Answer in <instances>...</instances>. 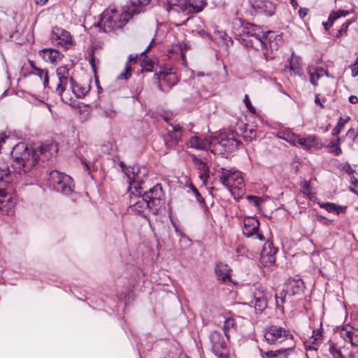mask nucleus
I'll list each match as a JSON object with an SVG mask.
<instances>
[{
    "label": "nucleus",
    "instance_id": "nucleus-28",
    "mask_svg": "<svg viewBox=\"0 0 358 358\" xmlns=\"http://www.w3.org/2000/svg\"><path fill=\"white\" fill-rule=\"evenodd\" d=\"M275 297L277 308L281 313H283V304L286 302H292L291 298L288 299V293H287L285 288L279 294L276 293Z\"/></svg>",
    "mask_w": 358,
    "mask_h": 358
},
{
    "label": "nucleus",
    "instance_id": "nucleus-23",
    "mask_svg": "<svg viewBox=\"0 0 358 358\" xmlns=\"http://www.w3.org/2000/svg\"><path fill=\"white\" fill-rule=\"evenodd\" d=\"M150 0H129V6L127 12L133 16L144 11Z\"/></svg>",
    "mask_w": 358,
    "mask_h": 358
},
{
    "label": "nucleus",
    "instance_id": "nucleus-58",
    "mask_svg": "<svg viewBox=\"0 0 358 358\" xmlns=\"http://www.w3.org/2000/svg\"><path fill=\"white\" fill-rule=\"evenodd\" d=\"M337 145L341 146V144L344 141V137H338L336 140H333Z\"/></svg>",
    "mask_w": 358,
    "mask_h": 358
},
{
    "label": "nucleus",
    "instance_id": "nucleus-56",
    "mask_svg": "<svg viewBox=\"0 0 358 358\" xmlns=\"http://www.w3.org/2000/svg\"><path fill=\"white\" fill-rule=\"evenodd\" d=\"M137 59H138L137 55L135 56L130 55L128 57V62L127 63L129 64V62H136L137 60Z\"/></svg>",
    "mask_w": 358,
    "mask_h": 358
},
{
    "label": "nucleus",
    "instance_id": "nucleus-34",
    "mask_svg": "<svg viewBox=\"0 0 358 358\" xmlns=\"http://www.w3.org/2000/svg\"><path fill=\"white\" fill-rule=\"evenodd\" d=\"M320 206L329 213L336 212L337 215H338L341 211L345 209V208L330 202L320 203Z\"/></svg>",
    "mask_w": 358,
    "mask_h": 358
},
{
    "label": "nucleus",
    "instance_id": "nucleus-20",
    "mask_svg": "<svg viewBox=\"0 0 358 358\" xmlns=\"http://www.w3.org/2000/svg\"><path fill=\"white\" fill-rule=\"evenodd\" d=\"M192 162L197 166L199 174V179L206 184L208 178L209 177V168L206 164V162L203 159L197 157L196 155L192 156Z\"/></svg>",
    "mask_w": 358,
    "mask_h": 358
},
{
    "label": "nucleus",
    "instance_id": "nucleus-35",
    "mask_svg": "<svg viewBox=\"0 0 358 358\" xmlns=\"http://www.w3.org/2000/svg\"><path fill=\"white\" fill-rule=\"evenodd\" d=\"M314 137L309 136L307 138H299L297 136L296 143L306 149L311 148L314 145Z\"/></svg>",
    "mask_w": 358,
    "mask_h": 358
},
{
    "label": "nucleus",
    "instance_id": "nucleus-53",
    "mask_svg": "<svg viewBox=\"0 0 358 358\" xmlns=\"http://www.w3.org/2000/svg\"><path fill=\"white\" fill-rule=\"evenodd\" d=\"M358 75V62H355L352 67V76L355 77Z\"/></svg>",
    "mask_w": 358,
    "mask_h": 358
},
{
    "label": "nucleus",
    "instance_id": "nucleus-7",
    "mask_svg": "<svg viewBox=\"0 0 358 358\" xmlns=\"http://www.w3.org/2000/svg\"><path fill=\"white\" fill-rule=\"evenodd\" d=\"M239 141L236 139L234 134L222 133L212 138L211 152L215 155H221L223 152H231L238 149Z\"/></svg>",
    "mask_w": 358,
    "mask_h": 358
},
{
    "label": "nucleus",
    "instance_id": "nucleus-11",
    "mask_svg": "<svg viewBox=\"0 0 358 358\" xmlns=\"http://www.w3.org/2000/svg\"><path fill=\"white\" fill-rule=\"evenodd\" d=\"M271 296L272 294L270 292L262 288H256L253 292V300L250 303L257 312L262 313L267 307L268 300Z\"/></svg>",
    "mask_w": 358,
    "mask_h": 358
},
{
    "label": "nucleus",
    "instance_id": "nucleus-27",
    "mask_svg": "<svg viewBox=\"0 0 358 358\" xmlns=\"http://www.w3.org/2000/svg\"><path fill=\"white\" fill-rule=\"evenodd\" d=\"M294 342L287 343L286 347L277 350H273V358H287V357L294 350Z\"/></svg>",
    "mask_w": 358,
    "mask_h": 358
},
{
    "label": "nucleus",
    "instance_id": "nucleus-52",
    "mask_svg": "<svg viewBox=\"0 0 358 358\" xmlns=\"http://www.w3.org/2000/svg\"><path fill=\"white\" fill-rule=\"evenodd\" d=\"M308 13V9L301 8L299 10V14L301 18L303 19Z\"/></svg>",
    "mask_w": 358,
    "mask_h": 358
},
{
    "label": "nucleus",
    "instance_id": "nucleus-64",
    "mask_svg": "<svg viewBox=\"0 0 358 358\" xmlns=\"http://www.w3.org/2000/svg\"><path fill=\"white\" fill-rule=\"evenodd\" d=\"M249 131H250V136L249 137L250 138H252L255 137L256 131L255 130L250 129Z\"/></svg>",
    "mask_w": 358,
    "mask_h": 358
},
{
    "label": "nucleus",
    "instance_id": "nucleus-36",
    "mask_svg": "<svg viewBox=\"0 0 358 358\" xmlns=\"http://www.w3.org/2000/svg\"><path fill=\"white\" fill-rule=\"evenodd\" d=\"M320 344L315 339L309 338L304 342V348L306 351L315 352Z\"/></svg>",
    "mask_w": 358,
    "mask_h": 358
},
{
    "label": "nucleus",
    "instance_id": "nucleus-32",
    "mask_svg": "<svg viewBox=\"0 0 358 358\" xmlns=\"http://www.w3.org/2000/svg\"><path fill=\"white\" fill-rule=\"evenodd\" d=\"M343 338L345 341H348L352 346H358V333L345 330L343 333Z\"/></svg>",
    "mask_w": 358,
    "mask_h": 358
},
{
    "label": "nucleus",
    "instance_id": "nucleus-31",
    "mask_svg": "<svg viewBox=\"0 0 358 358\" xmlns=\"http://www.w3.org/2000/svg\"><path fill=\"white\" fill-rule=\"evenodd\" d=\"M276 136L278 138L289 142L293 145H295L296 143L297 136L289 130L279 131L277 133Z\"/></svg>",
    "mask_w": 358,
    "mask_h": 358
},
{
    "label": "nucleus",
    "instance_id": "nucleus-63",
    "mask_svg": "<svg viewBox=\"0 0 358 358\" xmlns=\"http://www.w3.org/2000/svg\"><path fill=\"white\" fill-rule=\"evenodd\" d=\"M248 199L249 200H254L255 203L256 205H257V200H258V198L257 196H248Z\"/></svg>",
    "mask_w": 358,
    "mask_h": 358
},
{
    "label": "nucleus",
    "instance_id": "nucleus-62",
    "mask_svg": "<svg viewBox=\"0 0 358 358\" xmlns=\"http://www.w3.org/2000/svg\"><path fill=\"white\" fill-rule=\"evenodd\" d=\"M254 236H256V237L259 240H260V241H264V236L262 234H259L258 231H257L256 234Z\"/></svg>",
    "mask_w": 358,
    "mask_h": 358
},
{
    "label": "nucleus",
    "instance_id": "nucleus-17",
    "mask_svg": "<svg viewBox=\"0 0 358 358\" xmlns=\"http://www.w3.org/2000/svg\"><path fill=\"white\" fill-rule=\"evenodd\" d=\"M252 7L257 13L264 14L268 16L272 15L275 10V6L272 2L265 0L255 1L252 3Z\"/></svg>",
    "mask_w": 358,
    "mask_h": 358
},
{
    "label": "nucleus",
    "instance_id": "nucleus-12",
    "mask_svg": "<svg viewBox=\"0 0 358 358\" xmlns=\"http://www.w3.org/2000/svg\"><path fill=\"white\" fill-rule=\"evenodd\" d=\"M170 126L171 130H168L166 135L164 136V142L169 148L176 146L182 136V127L180 124H170Z\"/></svg>",
    "mask_w": 358,
    "mask_h": 358
},
{
    "label": "nucleus",
    "instance_id": "nucleus-54",
    "mask_svg": "<svg viewBox=\"0 0 358 358\" xmlns=\"http://www.w3.org/2000/svg\"><path fill=\"white\" fill-rule=\"evenodd\" d=\"M198 34L201 37H206L209 39H211L212 38V36L209 34L206 33L203 29L199 30Z\"/></svg>",
    "mask_w": 358,
    "mask_h": 358
},
{
    "label": "nucleus",
    "instance_id": "nucleus-5",
    "mask_svg": "<svg viewBox=\"0 0 358 358\" xmlns=\"http://www.w3.org/2000/svg\"><path fill=\"white\" fill-rule=\"evenodd\" d=\"M132 16L127 11L121 15L116 10H107L102 14L99 25L104 32L122 28Z\"/></svg>",
    "mask_w": 358,
    "mask_h": 358
},
{
    "label": "nucleus",
    "instance_id": "nucleus-6",
    "mask_svg": "<svg viewBox=\"0 0 358 358\" xmlns=\"http://www.w3.org/2000/svg\"><path fill=\"white\" fill-rule=\"evenodd\" d=\"M48 180L53 189L65 195H69L74 192L75 185L72 178L58 171L54 170L49 173Z\"/></svg>",
    "mask_w": 358,
    "mask_h": 358
},
{
    "label": "nucleus",
    "instance_id": "nucleus-55",
    "mask_svg": "<svg viewBox=\"0 0 358 358\" xmlns=\"http://www.w3.org/2000/svg\"><path fill=\"white\" fill-rule=\"evenodd\" d=\"M349 102L352 104L358 103V97L355 95H351L349 97Z\"/></svg>",
    "mask_w": 358,
    "mask_h": 358
},
{
    "label": "nucleus",
    "instance_id": "nucleus-48",
    "mask_svg": "<svg viewBox=\"0 0 358 358\" xmlns=\"http://www.w3.org/2000/svg\"><path fill=\"white\" fill-rule=\"evenodd\" d=\"M245 104L247 107V108L252 113H255V108L252 106V103L247 95L245 96L244 99Z\"/></svg>",
    "mask_w": 358,
    "mask_h": 358
},
{
    "label": "nucleus",
    "instance_id": "nucleus-4",
    "mask_svg": "<svg viewBox=\"0 0 358 358\" xmlns=\"http://www.w3.org/2000/svg\"><path fill=\"white\" fill-rule=\"evenodd\" d=\"M13 180L8 164L0 162V211L2 214L11 215L14 213L15 201L11 194L6 192V188Z\"/></svg>",
    "mask_w": 358,
    "mask_h": 358
},
{
    "label": "nucleus",
    "instance_id": "nucleus-8",
    "mask_svg": "<svg viewBox=\"0 0 358 358\" xmlns=\"http://www.w3.org/2000/svg\"><path fill=\"white\" fill-rule=\"evenodd\" d=\"M219 178L222 184L227 187L232 193L234 189H236L241 193L245 191V184L241 172L221 168L219 170Z\"/></svg>",
    "mask_w": 358,
    "mask_h": 358
},
{
    "label": "nucleus",
    "instance_id": "nucleus-1",
    "mask_svg": "<svg viewBox=\"0 0 358 358\" xmlns=\"http://www.w3.org/2000/svg\"><path fill=\"white\" fill-rule=\"evenodd\" d=\"M232 31L240 43L257 50L264 51L266 55L268 49L278 50L282 44V34L273 31L265 32L262 27L251 23H244L241 20L233 22Z\"/></svg>",
    "mask_w": 358,
    "mask_h": 358
},
{
    "label": "nucleus",
    "instance_id": "nucleus-13",
    "mask_svg": "<svg viewBox=\"0 0 358 358\" xmlns=\"http://www.w3.org/2000/svg\"><path fill=\"white\" fill-rule=\"evenodd\" d=\"M277 250L272 243L266 242L264 244L260 257V261L264 266H269L275 263Z\"/></svg>",
    "mask_w": 358,
    "mask_h": 358
},
{
    "label": "nucleus",
    "instance_id": "nucleus-25",
    "mask_svg": "<svg viewBox=\"0 0 358 358\" xmlns=\"http://www.w3.org/2000/svg\"><path fill=\"white\" fill-rule=\"evenodd\" d=\"M224 317V324H223V330L224 333V336L227 338V340L229 339V331L231 329H234L236 327V322L234 318V315L229 312L226 313L223 315Z\"/></svg>",
    "mask_w": 358,
    "mask_h": 358
},
{
    "label": "nucleus",
    "instance_id": "nucleus-24",
    "mask_svg": "<svg viewBox=\"0 0 358 358\" xmlns=\"http://www.w3.org/2000/svg\"><path fill=\"white\" fill-rule=\"evenodd\" d=\"M69 82L71 91L77 98H83L90 91V85H83L75 81L72 77L70 78Z\"/></svg>",
    "mask_w": 358,
    "mask_h": 358
},
{
    "label": "nucleus",
    "instance_id": "nucleus-51",
    "mask_svg": "<svg viewBox=\"0 0 358 358\" xmlns=\"http://www.w3.org/2000/svg\"><path fill=\"white\" fill-rule=\"evenodd\" d=\"M302 187L303 189V193L304 194H309L310 192V185L309 182L308 181H304L302 185Z\"/></svg>",
    "mask_w": 358,
    "mask_h": 358
},
{
    "label": "nucleus",
    "instance_id": "nucleus-49",
    "mask_svg": "<svg viewBox=\"0 0 358 358\" xmlns=\"http://www.w3.org/2000/svg\"><path fill=\"white\" fill-rule=\"evenodd\" d=\"M217 36H219L223 41L225 40V38H229V41L230 42V44H233V41L231 37L228 36V35L223 31H217L215 33Z\"/></svg>",
    "mask_w": 358,
    "mask_h": 358
},
{
    "label": "nucleus",
    "instance_id": "nucleus-14",
    "mask_svg": "<svg viewBox=\"0 0 358 358\" xmlns=\"http://www.w3.org/2000/svg\"><path fill=\"white\" fill-rule=\"evenodd\" d=\"M51 40L53 43L68 49L71 45L70 33L66 30L57 29L53 31L51 34Z\"/></svg>",
    "mask_w": 358,
    "mask_h": 358
},
{
    "label": "nucleus",
    "instance_id": "nucleus-40",
    "mask_svg": "<svg viewBox=\"0 0 358 358\" xmlns=\"http://www.w3.org/2000/svg\"><path fill=\"white\" fill-rule=\"evenodd\" d=\"M327 148L329 153H332L336 156L341 155L342 150L339 145H337L334 141H331L327 145Z\"/></svg>",
    "mask_w": 358,
    "mask_h": 358
},
{
    "label": "nucleus",
    "instance_id": "nucleus-44",
    "mask_svg": "<svg viewBox=\"0 0 358 358\" xmlns=\"http://www.w3.org/2000/svg\"><path fill=\"white\" fill-rule=\"evenodd\" d=\"M189 189L192 190V192H193L196 201L201 203V204H204L205 203V201H204V199L203 198V196L201 195V194L199 193V192L198 191V189L196 188V187L194 185H193L192 184H190L189 185Z\"/></svg>",
    "mask_w": 358,
    "mask_h": 358
},
{
    "label": "nucleus",
    "instance_id": "nucleus-2",
    "mask_svg": "<svg viewBox=\"0 0 358 358\" xmlns=\"http://www.w3.org/2000/svg\"><path fill=\"white\" fill-rule=\"evenodd\" d=\"M131 188L136 194L143 197L147 202V208L154 215H157L163 205L164 193L160 184H157L148 190L144 191V178L146 177L145 168H132L131 173H127Z\"/></svg>",
    "mask_w": 358,
    "mask_h": 358
},
{
    "label": "nucleus",
    "instance_id": "nucleus-59",
    "mask_svg": "<svg viewBox=\"0 0 358 358\" xmlns=\"http://www.w3.org/2000/svg\"><path fill=\"white\" fill-rule=\"evenodd\" d=\"M143 68L145 71H150L151 69H152V65H151V64L149 63V64H147L146 65L143 66Z\"/></svg>",
    "mask_w": 358,
    "mask_h": 358
},
{
    "label": "nucleus",
    "instance_id": "nucleus-61",
    "mask_svg": "<svg viewBox=\"0 0 358 358\" xmlns=\"http://www.w3.org/2000/svg\"><path fill=\"white\" fill-rule=\"evenodd\" d=\"M90 64L92 68L94 69V67H95V59H94V55H92V57L90 59Z\"/></svg>",
    "mask_w": 358,
    "mask_h": 358
},
{
    "label": "nucleus",
    "instance_id": "nucleus-9",
    "mask_svg": "<svg viewBox=\"0 0 358 358\" xmlns=\"http://www.w3.org/2000/svg\"><path fill=\"white\" fill-rule=\"evenodd\" d=\"M264 338L266 342L271 345L280 344L284 342L292 343L293 336L289 332L285 329L278 327H270L264 334Z\"/></svg>",
    "mask_w": 358,
    "mask_h": 358
},
{
    "label": "nucleus",
    "instance_id": "nucleus-47",
    "mask_svg": "<svg viewBox=\"0 0 358 358\" xmlns=\"http://www.w3.org/2000/svg\"><path fill=\"white\" fill-rule=\"evenodd\" d=\"M310 338L315 339L316 341L321 343L322 341V331L320 329L313 331Z\"/></svg>",
    "mask_w": 358,
    "mask_h": 358
},
{
    "label": "nucleus",
    "instance_id": "nucleus-3",
    "mask_svg": "<svg viewBox=\"0 0 358 358\" xmlns=\"http://www.w3.org/2000/svg\"><path fill=\"white\" fill-rule=\"evenodd\" d=\"M47 146L29 148L24 143H17L11 151V167L15 173L23 175L29 172L36 164L39 156L46 152Z\"/></svg>",
    "mask_w": 358,
    "mask_h": 358
},
{
    "label": "nucleus",
    "instance_id": "nucleus-21",
    "mask_svg": "<svg viewBox=\"0 0 358 358\" xmlns=\"http://www.w3.org/2000/svg\"><path fill=\"white\" fill-rule=\"evenodd\" d=\"M303 287V282L301 279L289 280L285 287V291L288 293V299L294 295L299 294Z\"/></svg>",
    "mask_w": 358,
    "mask_h": 358
},
{
    "label": "nucleus",
    "instance_id": "nucleus-18",
    "mask_svg": "<svg viewBox=\"0 0 358 358\" xmlns=\"http://www.w3.org/2000/svg\"><path fill=\"white\" fill-rule=\"evenodd\" d=\"M259 222L253 217H245L243 220V233L247 237L254 236L259 230Z\"/></svg>",
    "mask_w": 358,
    "mask_h": 358
},
{
    "label": "nucleus",
    "instance_id": "nucleus-39",
    "mask_svg": "<svg viewBox=\"0 0 358 358\" xmlns=\"http://www.w3.org/2000/svg\"><path fill=\"white\" fill-rule=\"evenodd\" d=\"M58 80H59V83L57 85L56 92L58 95L62 96L66 89V85H68L69 83H70V82H69L70 78L69 77L63 78L58 79Z\"/></svg>",
    "mask_w": 358,
    "mask_h": 358
},
{
    "label": "nucleus",
    "instance_id": "nucleus-57",
    "mask_svg": "<svg viewBox=\"0 0 358 358\" xmlns=\"http://www.w3.org/2000/svg\"><path fill=\"white\" fill-rule=\"evenodd\" d=\"M315 103L320 105L322 108H324L322 103L321 102L319 96L317 94L315 96Z\"/></svg>",
    "mask_w": 358,
    "mask_h": 358
},
{
    "label": "nucleus",
    "instance_id": "nucleus-30",
    "mask_svg": "<svg viewBox=\"0 0 358 358\" xmlns=\"http://www.w3.org/2000/svg\"><path fill=\"white\" fill-rule=\"evenodd\" d=\"M30 64L34 70L33 73L34 75L38 76L41 78V80H43V85L45 87H47L49 83V76L48 71L36 67L33 62H30Z\"/></svg>",
    "mask_w": 358,
    "mask_h": 358
},
{
    "label": "nucleus",
    "instance_id": "nucleus-38",
    "mask_svg": "<svg viewBox=\"0 0 358 358\" xmlns=\"http://www.w3.org/2000/svg\"><path fill=\"white\" fill-rule=\"evenodd\" d=\"M349 14L348 10H338L337 11H333L329 16V26H332L334 22L341 17H345Z\"/></svg>",
    "mask_w": 358,
    "mask_h": 358
},
{
    "label": "nucleus",
    "instance_id": "nucleus-33",
    "mask_svg": "<svg viewBox=\"0 0 358 358\" xmlns=\"http://www.w3.org/2000/svg\"><path fill=\"white\" fill-rule=\"evenodd\" d=\"M301 59V58L299 57H297V56H295L294 53H292V59H291V61L289 62V66L288 67V69L290 70V71H292L294 74V75H298L299 76H302L303 73H302V69L300 67V66L299 65H296L294 63V60L296 61V63H298V62Z\"/></svg>",
    "mask_w": 358,
    "mask_h": 358
},
{
    "label": "nucleus",
    "instance_id": "nucleus-29",
    "mask_svg": "<svg viewBox=\"0 0 358 358\" xmlns=\"http://www.w3.org/2000/svg\"><path fill=\"white\" fill-rule=\"evenodd\" d=\"M147 208V202L142 197L141 199L138 200L134 204L130 205L128 211L130 213H134L136 215H141L143 213V210L145 208Z\"/></svg>",
    "mask_w": 358,
    "mask_h": 358
},
{
    "label": "nucleus",
    "instance_id": "nucleus-50",
    "mask_svg": "<svg viewBox=\"0 0 358 358\" xmlns=\"http://www.w3.org/2000/svg\"><path fill=\"white\" fill-rule=\"evenodd\" d=\"M262 358H273V350L263 352L260 350Z\"/></svg>",
    "mask_w": 358,
    "mask_h": 358
},
{
    "label": "nucleus",
    "instance_id": "nucleus-42",
    "mask_svg": "<svg viewBox=\"0 0 358 358\" xmlns=\"http://www.w3.org/2000/svg\"><path fill=\"white\" fill-rule=\"evenodd\" d=\"M56 74L58 79L69 77V70L65 66H59L56 70Z\"/></svg>",
    "mask_w": 358,
    "mask_h": 358
},
{
    "label": "nucleus",
    "instance_id": "nucleus-60",
    "mask_svg": "<svg viewBox=\"0 0 358 358\" xmlns=\"http://www.w3.org/2000/svg\"><path fill=\"white\" fill-rule=\"evenodd\" d=\"M47 1L48 0H35V3L40 6L44 5Z\"/></svg>",
    "mask_w": 358,
    "mask_h": 358
},
{
    "label": "nucleus",
    "instance_id": "nucleus-26",
    "mask_svg": "<svg viewBox=\"0 0 358 358\" xmlns=\"http://www.w3.org/2000/svg\"><path fill=\"white\" fill-rule=\"evenodd\" d=\"M230 268L224 264H217L215 267V273L217 279L223 282L230 280Z\"/></svg>",
    "mask_w": 358,
    "mask_h": 358
},
{
    "label": "nucleus",
    "instance_id": "nucleus-43",
    "mask_svg": "<svg viewBox=\"0 0 358 358\" xmlns=\"http://www.w3.org/2000/svg\"><path fill=\"white\" fill-rule=\"evenodd\" d=\"M131 66L126 63L124 71L117 77V79L127 80L131 76Z\"/></svg>",
    "mask_w": 358,
    "mask_h": 358
},
{
    "label": "nucleus",
    "instance_id": "nucleus-10",
    "mask_svg": "<svg viewBox=\"0 0 358 358\" xmlns=\"http://www.w3.org/2000/svg\"><path fill=\"white\" fill-rule=\"evenodd\" d=\"M206 5V0H178L174 10L187 15L202 11Z\"/></svg>",
    "mask_w": 358,
    "mask_h": 358
},
{
    "label": "nucleus",
    "instance_id": "nucleus-37",
    "mask_svg": "<svg viewBox=\"0 0 358 358\" xmlns=\"http://www.w3.org/2000/svg\"><path fill=\"white\" fill-rule=\"evenodd\" d=\"M350 117L343 118L341 117L338 120L337 125L331 131V135L334 136H338L343 129L345 124L349 121Z\"/></svg>",
    "mask_w": 358,
    "mask_h": 358
},
{
    "label": "nucleus",
    "instance_id": "nucleus-22",
    "mask_svg": "<svg viewBox=\"0 0 358 358\" xmlns=\"http://www.w3.org/2000/svg\"><path fill=\"white\" fill-rule=\"evenodd\" d=\"M307 71L309 76L310 82L312 85L317 86L318 80L323 76L329 77L328 72L321 67L308 66Z\"/></svg>",
    "mask_w": 358,
    "mask_h": 358
},
{
    "label": "nucleus",
    "instance_id": "nucleus-41",
    "mask_svg": "<svg viewBox=\"0 0 358 358\" xmlns=\"http://www.w3.org/2000/svg\"><path fill=\"white\" fill-rule=\"evenodd\" d=\"M102 116L109 118L114 119L117 115V111L112 107H104L102 109Z\"/></svg>",
    "mask_w": 358,
    "mask_h": 358
},
{
    "label": "nucleus",
    "instance_id": "nucleus-15",
    "mask_svg": "<svg viewBox=\"0 0 358 358\" xmlns=\"http://www.w3.org/2000/svg\"><path fill=\"white\" fill-rule=\"evenodd\" d=\"M159 89L162 92H168L178 82L177 76L174 73H163L159 76Z\"/></svg>",
    "mask_w": 358,
    "mask_h": 358
},
{
    "label": "nucleus",
    "instance_id": "nucleus-19",
    "mask_svg": "<svg viewBox=\"0 0 358 358\" xmlns=\"http://www.w3.org/2000/svg\"><path fill=\"white\" fill-rule=\"evenodd\" d=\"M189 145L196 150H207L212 148V138H203L199 136H194L189 141Z\"/></svg>",
    "mask_w": 358,
    "mask_h": 358
},
{
    "label": "nucleus",
    "instance_id": "nucleus-16",
    "mask_svg": "<svg viewBox=\"0 0 358 358\" xmlns=\"http://www.w3.org/2000/svg\"><path fill=\"white\" fill-rule=\"evenodd\" d=\"M44 61L52 64H57L63 57V55L56 49L45 48L38 52Z\"/></svg>",
    "mask_w": 358,
    "mask_h": 358
},
{
    "label": "nucleus",
    "instance_id": "nucleus-46",
    "mask_svg": "<svg viewBox=\"0 0 358 358\" xmlns=\"http://www.w3.org/2000/svg\"><path fill=\"white\" fill-rule=\"evenodd\" d=\"M352 23L351 20H348L345 22H344L340 29L338 31L337 36H341L343 34H346L348 27Z\"/></svg>",
    "mask_w": 358,
    "mask_h": 358
},
{
    "label": "nucleus",
    "instance_id": "nucleus-45",
    "mask_svg": "<svg viewBox=\"0 0 358 358\" xmlns=\"http://www.w3.org/2000/svg\"><path fill=\"white\" fill-rule=\"evenodd\" d=\"M329 351L334 358H343L341 350L334 343L329 347Z\"/></svg>",
    "mask_w": 358,
    "mask_h": 358
}]
</instances>
